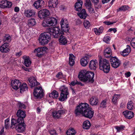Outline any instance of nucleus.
Returning a JSON list of instances; mask_svg holds the SVG:
<instances>
[{
  "label": "nucleus",
  "instance_id": "f257e3e1",
  "mask_svg": "<svg viewBox=\"0 0 135 135\" xmlns=\"http://www.w3.org/2000/svg\"><path fill=\"white\" fill-rule=\"evenodd\" d=\"M59 30L58 27L49 28L47 29V32L42 33L40 35L39 43L41 45L47 44L50 40L52 35L55 38H58L61 33L59 32Z\"/></svg>",
  "mask_w": 135,
  "mask_h": 135
},
{
  "label": "nucleus",
  "instance_id": "f03ea898",
  "mask_svg": "<svg viewBox=\"0 0 135 135\" xmlns=\"http://www.w3.org/2000/svg\"><path fill=\"white\" fill-rule=\"evenodd\" d=\"M94 75V73L93 72L88 71L85 73L84 71H83L79 73L78 77L84 82H90L92 83L94 81L93 79Z\"/></svg>",
  "mask_w": 135,
  "mask_h": 135
},
{
  "label": "nucleus",
  "instance_id": "7ed1b4c3",
  "mask_svg": "<svg viewBox=\"0 0 135 135\" xmlns=\"http://www.w3.org/2000/svg\"><path fill=\"white\" fill-rule=\"evenodd\" d=\"M99 68L105 73H108L110 70V66L109 61L105 59H101L99 62Z\"/></svg>",
  "mask_w": 135,
  "mask_h": 135
},
{
  "label": "nucleus",
  "instance_id": "20e7f679",
  "mask_svg": "<svg viewBox=\"0 0 135 135\" xmlns=\"http://www.w3.org/2000/svg\"><path fill=\"white\" fill-rule=\"evenodd\" d=\"M90 107L88 104L81 103L77 106L75 109V113L76 116L82 115Z\"/></svg>",
  "mask_w": 135,
  "mask_h": 135
},
{
  "label": "nucleus",
  "instance_id": "39448f33",
  "mask_svg": "<svg viewBox=\"0 0 135 135\" xmlns=\"http://www.w3.org/2000/svg\"><path fill=\"white\" fill-rule=\"evenodd\" d=\"M57 23V19L53 17L48 18L44 20L42 22V25L44 27L55 26Z\"/></svg>",
  "mask_w": 135,
  "mask_h": 135
},
{
  "label": "nucleus",
  "instance_id": "423d86ee",
  "mask_svg": "<svg viewBox=\"0 0 135 135\" xmlns=\"http://www.w3.org/2000/svg\"><path fill=\"white\" fill-rule=\"evenodd\" d=\"M60 24L61 26V29L62 31H60V30L59 29V32L61 33L60 34H63L64 33V32H67L69 31V28L68 23L66 20L64 21L63 19H62L61 21ZM59 29V28L58 27Z\"/></svg>",
  "mask_w": 135,
  "mask_h": 135
},
{
  "label": "nucleus",
  "instance_id": "0eeeda50",
  "mask_svg": "<svg viewBox=\"0 0 135 135\" xmlns=\"http://www.w3.org/2000/svg\"><path fill=\"white\" fill-rule=\"evenodd\" d=\"M44 94L43 90L41 87L35 88L33 92V95L35 97L37 98H41L43 96Z\"/></svg>",
  "mask_w": 135,
  "mask_h": 135
},
{
  "label": "nucleus",
  "instance_id": "6e6552de",
  "mask_svg": "<svg viewBox=\"0 0 135 135\" xmlns=\"http://www.w3.org/2000/svg\"><path fill=\"white\" fill-rule=\"evenodd\" d=\"M47 50V48L45 47H39L37 49H35L34 50L33 52L35 54L36 56L40 57L43 56L45 52Z\"/></svg>",
  "mask_w": 135,
  "mask_h": 135
},
{
  "label": "nucleus",
  "instance_id": "1a4fd4ad",
  "mask_svg": "<svg viewBox=\"0 0 135 135\" xmlns=\"http://www.w3.org/2000/svg\"><path fill=\"white\" fill-rule=\"evenodd\" d=\"M60 109L57 111H55L52 112V115L55 119H58L60 117L61 115L63 114L66 112L64 109L61 105H59Z\"/></svg>",
  "mask_w": 135,
  "mask_h": 135
},
{
  "label": "nucleus",
  "instance_id": "9d476101",
  "mask_svg": "<svg viewBox=\"0 0 135 135\" xmlns=\"http://www.w3.org/2000/svg\"><path fill=\"white\" fill-rule=\"evenodd\" d=\"M50 12L49 10L46 9L40 10L38 12V16L40 19H44L49 16Z\"/></svg>",
  "mask_w": 135,
  "mask_h": 135
},
{
  "label": "nucleus",
  "instance_id": "9b49d317",
  "mask_svg": "<svg viewBox=\"0 0 135 135\" xmlns=\"http://www.w3.org/2000/svg\"><path fill=\"white\" fill-rule=\"evenodd\" d=\"M110 61L112 66L115 68L118 67L121 64L119 60L115 57H111Z\"/></svg>",
  "mask_w": 135,
  "mask_h": 135
},
{
  "label": "nucleus",
  "instance_id": "f8f14e48",
  "mask_svg": "<svg viewBox=\"0 0 135 135\" xmlns=\"http://www.w3.org/2000/svg\"><path fill=\"white\" fill-rule=\"evenodd\" d=\"M11 2L7 0H3L0 2V7L2 8H10L12 5Z\"/></svg>",
  "mask_w": 135,
  "mask_h": 135
},
{
  "label": "nucleus",
  "instance_id": "ddd939ff",
  "mask_svg": "<svg viewBox=\"0 0 135 135\" xmlns=\"http://www.w3.org/2000/svg\"><path fill=\"white\" fill-rule=\"evenodd\" d=\"M45 2L43 0H38L35 1L33 4L36 9L42 8L44 7Z\"/></svg>",
  "mask_w": 135,
  "mask_h": 135
},
{
  "label": "nucleus",
  "instance_id": "4468645a",
  "mask_svg": "<svg viewBox=\"0 0 135 135\" xmlns=\"http://www.w3.org/2000/svg\"><path fill=\"white\" fill-rule=\"evenodd\" d=\"M9 44L7 42L4 43L0 47V51L3 53H7L9 52L10 48Z\"/></svg>",
  "mask_w": 135,
  "mask_h": 135
},
{
  "label": "nucleus",
  "instance_id": "2eb2a0df",
  "mask_svg": "<svg viewBox=\"0 0 135 135\" xmlns=\"http://www.w3.org/2000/svg\"><path fill=\"white\" fill-rule=\"evenodd\" d=\"M21 83L18 80L16 79L12 80L11 83V85L13 89L16 90H17L21 85Z\"/></svg>",
  "mask_w": 135,
  "mask_h": 135
},
{
  "label": "nucleus",
  "instance_id": "dca6fc26",
  "mask_svg": "<svg viewBox=\"0 0 135 135\" xmlns=\"http://www.w3.org/2000/svg\"><path fill=\"white\" fill-rule=\"evenodd\" d=\"M26 126L25 123L22 124H17L16 127L15 129L18 133H22L25 129Z\"/></svg>",
  "mask_w": 135,
  "mask_h": 135
},
{
  "label": "nucleus",
  "instance_id": "f3484780",
  "mask_svg": "<svg viewBox=\"0 0 135 135\" xmlns=\"http://www.w3.org/2000/svg\"><path fill=\"white\" fill-rule=\"evenodd\" d=\"M94 114V111L92 110L91 108L90 107L82 116L86 118H91L93 116Z\"/></svg>",
  "mask_w": 135,
  "mask_h": 135
},
{
  "label": "nucleus",
  "instance_id": "a211bd4d",
  "mask_svg": "<svg viewBox=\"0 0 135 135\" xmlns=\"http://www.w3.org/2000/svg\"><path fill=\"white\" fill-rule=\"evenodd\" d=\"M90 56L88 55H86L85 56L82 58L80 60L81 65L83 66H86L89 61V58Z\"/></svg>",
  "mask_w": 135,
  "mask_h": 135
},
{
  "label": "nucleus",
  "instance_id": "6ab92c4d",
  "mask_svg": "<svg viewBox=\"0 0 135 135\" xmlns=\"http://www.w3.org/2000/svg\"><path fill=\"white\" fill-rule=\"evenodd\" d=\"M28 80L29 85L31 87H34L39 84V83L37 82L35 78L33 77L30 78Z\"/></svg>",
  "mask_w": 135,
  "mask_h": 135
},
{
  "label": "nucleus",
  "instance_id": "aec40b11",
  "mask_svg": "<svg viewBox=\"0 0 135 135\" xmlns=\"http://www.w3.org/2000/svg\"><path fill=\"white\" fill-rule=\"evenodd\" d=\"M35 13V11L33 10L27 9L25 10L24 14L26 17H30L34 16Z\"/></svg>",
  "mask_w": 135,
  "mask_h": 135
},
{
  "label": "nucleus",
  "instance_id": "412c9836",
  "mask_svg": "<svg viewBox=\"0 0 135 135\" xmlns=\"http://www.w3.org/2000/svg\"><path fill=\"white\" fill-rule=\"evenodd\" d=\"M123 113L125 117L128 119H131L134 115V113L133 112L129 110L124 111Z\"/></svg>",
  "mask_w": 135,
  "mask_h": 135
},
{
  "label": "nucleus",
  "instance_id": "4be33fe9",
  "mask_svg": "<svg viewBox=\"0 0 135 135\" xmlns=\"http://www.w3.org/2000/svg\"><path fill=\"white\" fill-rule=\"evenodd\" d=\"M58 4L57 0H50L48 1V6L50 7H56Z\"/></svg>",
  "mask_w": 135,
  "mask_h": 135
},
{
  "label": "nucleus",
  "instance_id": "5701e85b",
  "mask_svg": "<svg viewBox=\"0 0 135 135\" xmlns=\"http://www.w3.org/2000/svg\"><path fill=\"white\" fill-rule=\"evenodd\" d=\"M83 2L81 0L78 1L75 5V10L77 11H80L82 8V6Z\"/></svg>",
  "mask_w": 135,
  "mask_h": 135
},
{
  "label": "nucleus",
  "instance_id": "b1692460",
  "mask_svg": "<svg viewBox=\"0 0 135 135\" xmlns=\"http://www.w3.org/2000/svg\"><path fill=\"white\" fill-rule=\"evenodd\" d=\"M22 58L24 59V64L27 67L30 66L31 65V62L28 56H24L22 57Z\"/></svg>",
  "mask_w": 135,
  "mask_h": 135
},
{
  "label": "nucleus",
  "instance_id": "393cba45",
  "mask_svg": "<svg viewBox=\"0 0 135 135\" xmlns=\"http://www.w3.org/2000/svg\"><path fill=\"white\" fill-rule=\"evenodd\" d=\"M97 61L96 60H91L89 63V67L91 70H95L97 67Z\"/></svg>",
  "mask_w": 135,
  "mask_h": 135
},
{
  "label": "nucleus",
  "instance_id": "a878e982",
  "mask_svg": "<svg viewBox=\"0 0 135 135\" xmlns=\"http://www.w3.org/2000/svg\"><path fill=\"white\" fill-rule=\"evenodd\" d=\"M104 55L105 57L107 58L110 57L112 55V50L109 47L105 49L104 51Z\"/></svg>",
  "mask_w": 135,
  "mask_h": 135
},
{
  "label": "nucleus",
  "instance_id": "bb28decb",
  "mask_svg": "<svg viewBox=\"0 0 135 135\" xmlns=\"http://www.w3.org/2000/svg\"><path fill=\"white\" fill-rule=\"evenodd\" d=\"M77 15L81 18L84 19H85L87 15L84 9H83L80 12L78 13Z\"/></svg>",
  "mask_w": 135,
  "mask_h": 135
},
{
  "label": "nucleus",
  "instance_id": "cd10ccee",
  "mask_svg": "<svg viewBox=\"0 0 135 135\" xmlns=\"http://www.w3.org/2000/svg\"><path fill=\"white\" fill-rule=\"evenodd\" d=\"M60 35V38L59 39V42L62 45H65L67 43V40L65 37L62 35V34Z\"/></svg>",
  "mask_w": 135,
  "mask_h": 135
},
{
  "label": "nucleus",
  "instance_id": "c85d7f7f",
  "mask_svg": "<svg viewBox=\"0 0 135 135\" xmlns=\"http://www.w3.org/2000/svg\"><path fill=\"white\" fill-rule=\"evenodd\" d=\"M75 56L72 54H69V64L71 66H73L75 64L74 60Z\"/></svg>",
  "mask_w": 135,
  "mask_h": 135
},
{
  "label": "nucleus",
  "instance_id": "c756f323",
  "mask_svg": "<svg viewBox=\"0 0 135 135\" xmlns=\"http://www.w3.org/2000/svg\"><path fill=\"white\" fill-rule=\"evenodd\" d=\"M20 89V92L22 93L24 91L28 90V88L27 84L25 83H24L22 84L19 87Z\"/></svg>",
  "mask_w": 135,
  "mask_h": 135
},
{
  "label": "nucleus",
  "instance_id": "7c9ffc66",
  "mask_svg": "<svg viewBox=\"0 0 135 135\" xmlns=\"http://www.w3.org/2000/svg\"><path fill=\"white\" fill-rule=\"evenodd\" d=\"M11 37L9 34H6L4 36L2 41L4 42H11Z\"/></svg>",
  "mask_w": 135,
  "mask_h": 135
},
{
  "label": "nucleus",
  "instance_id": "2f4dec72",
  "mask_svg": "<svg viewBox=\"0 0 135 135\" xmlns=\"http://www.w3.org/2000/svg\"><path fill=\"white\" fill-rule=\"evenodd\" d=\"M16 115L18 117H21L23 118H25L26 117L25 111H23L20 109L19 110L17 111Z\"/></svg>",
  "mask_w": 135,
  "mask_h": 135
},
{
  "label": "nucleus",
  "instance_id": "473e14b6",
  "mask_svg": "<svg viewBox=\"0 0 135 135\" xmlns=\"http://www.w3.org/2000/svg\"><path fill=\"white\" fill-rule=\"evenodd\" d=\"M98 99L95 97H91L90 100V102L91 105H96L98 103Z\"/></svg>",
  "mask_w": 135,
  "mask_h": 135
},
{
  "label": "nucleus",
  "instance_id": "72a5a7b5",
  "mask_svg": "<svg viewBox=\"0 0 135 135\" xmlns=\"http://www.w3.org/2000/svg\"><path fill=\"white\" fill-rule=\"evenodd\" d=\"M69 95L63 93H61L60 96L59 98V100L61 102L64 101L67 99Z\"/></svg>",
  "mask_w": 135,
  "mask_h": 135
},
{
  "label": "nucleus",
  "instance_id": "f704fd0d",
  "mask_svg": "<svg viewBox=\"0 0 135 135\" xmlns=\"http://www.w3.org/2000/svg\"><path fill=\"white\" fill-rule=\"evenodd\" d=\"M60 90L61 91V93H63L69 94L68 88L65 86H61L60 88Z\"/></svg>",
  "mask_w": 135,
  "mask_h": 135
},
{
  "label": "nucleus",
  "instance_id": "c9c22d12",
  "mask_svg": "<svg viewBox=\"0 0 135 135\" xmlns=\"http://www.w3.org/2000/svg\"><path fill=\"white\" fill-rule=\"evenodd\" d=\"M91 126L90 122L88 120H86L84 122L83 125V128L85 129H88Z\"/></svg>",
  "mask_w": 135,
  "mask_h": 135
},
{
  "label": "nucleus",
  "instance_id": "e433bc0d",
  "mask_svg": "<svg viewBox=\"0 0 135 135\" xmlns=\"http://www.w3.org/2000/svg\"><path fill=\"white\" fill-rule=\"evenodd\" d=\"M127 107L128 109L132 110L134 108V104L132 100H130L127 103Z\"/></svg>",
  "mask_w": 135,
  "mask_h": 135
},
{
  "label": "nucleus",
  "instance_id": "4c0bfd02",
  "mask_svg": "<svg viewBox=\"0 0 135 135\" xmlns=\"http://www.w3.org/2000/svg\"><path fill=\"white\" fill-rule=\"evenodd\" d=\"M36 24V22L34 18H31L28 21V25L30 27L34 26Z\"/></svg>",
  "mask_w": 135,
  "mask_h": 135
},
{
  "label": "nucleus",
  "instance_id": "58836bf2",
  "mask_svg": "<svg viewBox=\"0 0 135 135\" xmlns=\"http://www.w3.org/2000/svg\"><path fill=\"white\" fill-rule=\"evenodd\" d=\"M120 97V94H115L113 97L112 100V103L114 104H116L117 101V99Z\"/></svg>",
  "mask_w": 135,
  "mask_h": 135
},
{
  "label": "nucleus",
  "instance_id": "ea45409f",
  "mask_svg": "<svg viewBox=\"0 0 135 135\" xmlns=\"http://www.w3.org/2000/svg\"><path fill=\"white\" fill-rule=\"evenodd\" d=\"M59 94L57 91L54 90L52 92L49 94V96L50 97H52L53 98H56L58 97Z\"/></svg>",
  "mask_w": 135,
  "mask_h": 135
},
{
  "label": "nucleus",
  "instance_id": "a19ab883",
  "mask_svg": "<svg viewBox=\"0 0 135 135\" xmlns=\"http://www.w3.org/2000/svg\"><path fill=\"white\" fill-rule=\"evenodd\" d=\"M103 30V28L102 27H100L98 29L95 28L94 29V31L95 34L99 35L100 33H102Z\"/></svg>",
  "mask_w": 135,
  "mask_h": 135
},
{
  "label": "nucleus",
  "instance_id": "79ce46f5",
  "mask_svg": "<svg viewBox=\"0 0 135 135\" xmlns=\"http://www.w3.org/2000/svg\"><path fill=\"white\" fill-rule=\"evenodd\" d=\"M129 8L128 6H123L117 9V12L122 11H124L127 10Z\"/></svg>",
  "mask_w": 135,
  "mask_h": 135
},
{
  "label": "nucleus",
  "instance_id": "37998d69",
  "mask_svg": "<svg viewBox=\"0 0 135 135\" xmlns=\"http://www.w3.org/2000/svg\"><path fill=\"white\" fill-rule=\"evenodd\" d=\"M76 133L75 130L73 128H71L67 131L66 134L67 135H74Z\"/></svg>",
  "mask_w": 135,
  "mask_h": 135
},
{
  "label": "nucleus",
  "instance_id": "c03bdc74",
  "mask_svg": "<svg viewBox=\"0 0 135 135\" xmlns=\"http://www.w3.org/2000/svg\"><path fill=\"white\" fill-rule=\"evenodd\" d=\"M18 123H16V121L14 119H12L11 121V128L13 129L15 128V127L17 125Z\"/></svg>",
  "mask_w": 135,
  "mask_h": 135
},
{
  "label": "nucleus",
  "instance_id": "a18cd8bd",
  "mask_svg": "<svg viewBox=\"0 0 135 135\" xmlns=\"http://www.w3.org/2000/svg\"><path fill=\"white\" fill-rule=\"evenodd\" d=\"M12 20L14 22L18 23L20 21V19L17 15H14L12 18Z\"/></svg>",
  "mask_w": 135,
  "mask_h": 135
},
{
  "label": "nucleus",
  "instance_id": "49530a36",
  "mask_svg": "<svg viewBox=\"0 0 135 135\" xmlns=\"http://www.w3.org/2000/svg\"><path fill=\"white\" fill-rule=\"evenodd\" d=\"M10 125L9 119L8 118H7L5 120V126L6 129H8L9 128Z\"/></svg>",
  "mask_w": 135,
  "mask_h": 135
},
{
  "label": "nucleus",
  "instance_id": "de8ad7c7",
  "mask_svg": "<svg viewBox=\"0 0 135 135\" xmlns=\"http://www.w3.org/2000/svg\"><path fill=\"white\" fill-rule=\"evenodd\" d=\"M83 24L84 27L86 28H89L90 26V24L89 21L87 20H85L83 22Z\"/></svg>",
  "mask_w": 135,
  "mask_h": 135
},
{
  "label": "nucleus",
  "instance_id": "09e8293b",
  "mask_svg": "<svg viewBox=\"0 0 135 135\" xmlns=\"http://www.w3.org/2000/svg\"><path fill=\"white\" fill-rule=\"evenodd\" d=\"M107 101L106 99L103 100L100 104V107L102 108L105 107L107 104Z\"/></svg>",
  "mask_w": 135,
  "mask_h": 135
},
{
  "label": "nucleus",
  "instance_id": "8fccbe9b",
  "mask_svg": "<svg viewBox=\"0 0 135 135\" xmlns=\"http://www.w3.org/2000/svg\"><path fill=\"white\" fill-rule=\"evenodd\" d=\"M17 122L18 124H22L25 123L24 122L23 118L21 117H18V118L17 120Z\"/></svg>",
  "mask_w": 135,
  "mask_h": 135
},
{
  "label": "nucleus",
  "instance_id": "3c124183",
  "mask_svg": "<svg viewBox=\"0 0 135 135\" xmlns=\"http://www.w3.org/2000/svg\"><path fill=\"white\" fill-rule=\"evenodd\" d=\"M124 128V126L122 125L120 126H116L115 127V128L118 132H119L121 130L123 129Z\"/></svg>",
  "mask_w": 135,
  "mask_h": 135
},
{
  "label": "nucleus",
  "instance_id": "603ef678",
  "mask_svg": "<svg viewBox=\"0 0 135 135\" xmlns=\"http://www.w3.org/2000/svg\"><path fill=\"white\" fill-rule=\"evenodd\" d=\"M56 77L59 79H61L63 78V75L62 72H59L56 74Z\"/></svg>",
  "mask_w": 135,
  "mask_h": 135
},
{
  "label": "nucleus",
  "instance_id": "864d4df0",
  "mask_svg": "<svg viewBox=\"0 0 135 135\" xmlns=\"http://www.w3.org/2000/svg\"><path fill=\"white\" fill-rule=\"evenodd\" d=\"M85 4L86 8L91 6V4L90 0H86Z\"/></svg>",
  "mask_w": 135,
  "mask_h": 135
},
{
  "label": "nucleus",
  "instance_id": "5fc2aeb1",
  "mask_svg": "<svg viewBox=\"0 0 135 135\" xmlns=\"http://www.w3.org/2000/svg\"><path fill=\"white\" fill-rule=\"evenodd\" d=\"M131 45L135 49V38H132L130 42Z\"/></svg>",
  "mask_w": 135,
  "mask_h": 135
},
{
  "label": "nucleus",
  "instance_id": "6e6d98bb",
  "mask_svg": "<svg viewBox=\"0 0 135 135\" xmlns=\"http://www.w3.org/2000/svg\"><path fill=\"white\" fill-rule=\"evenodd\" d=\"M110 40V37L109 36H105L103 38V41L107 43H108Z\"/></svg>",
  "mask_w": 135,
  "mask_h": 135
},
{
  "label": "nucleus",
  "instance_id": "4d7b16f0",
  "mask_svg": "<svg viewBox=\"0 0 135 135\" xmlns=\"http://www.w3.org/2000/svg\"><path fill=\"white\" fill-rule=\"evenodd\" d=\"M129 51L128 50V52H126L125 51H123L122 52H121V54L122 56L124 57L127 56L128 55L129 53H129Z\"/></svg>",
  "mask_w": 135,
  "mask_h": 135
},
{
  "label": "nucleus",
  "instance_id": "13d9d810",
  "mask_svg": "<svg viewBox=\"0 0 135 135\" xmlns=\"http://www.w3.org/2000/svg\"><path fill=\"white\" fill-rule=\"evenodd\" d=\"M18 104L20 108H23L24 109L26 108V107L25 105L23 103H18Z\"/></svg>",
  "mask_w": 135,
  "mask_h": 135
},
{
  "label": "nucleus",
  "instance_id": "bf43d9fd",
  "mask_svg": "<svg viewBox=\"0 0 135 135\" xmlns=\"http://www.w3.org/2000/svg\"><path fill=\"white\" fill-rule=\"evenodd\" d=\"M127 47L126 49H124L123 51H125V52H128V50H129V53H130L131 51V48L130 47L129 45H127Z\"/></svg>",
  "mask_w": 135,
  "mask_h": 135
},
{
  "label": "nucleus",
  "instance_id": "052dcab7",
  "mask_svg": "<svg viewBox=\"0 0 135 135\" xmlns=\"http://www.w3.org/2000/svg\"><path fill=\"white\" fill-rule=\"evenodd\" d=\"M87 8L88 9L89 12L90 13H92L94 12V9L91 6L87 7Z\"/></svg>",
  "mask_w": 135,
  "mask_h": 135
},
{
  "label": "nucleus",
  "instance_id": "680f3d73",
  "mask_svg": "<svg viewBox=\"0 0 135 135\" xmlns=\"http://www.w3.org/2000/svg\"><path fill=\"white\" fill-rule=\"evenodd\" d=\"M50 133L51 135H57V134L56 133V131L54 130H51L50 131Z\"/></svg>",
  "mask_w": 135,
  "mask_h": 135
},
{
  "label": "nucleus",
  "instance_id": "e2e57ef3",
  "mask_svg": "<svg viewBox=\"0 0 135 135\" xmlns=\"http://www.w3.org/2000/svg\"><path fill=\"white\" fill-rule=\"evenodd\" d=\"M112 31H113L114 33L116 32L117 31V30L115 28H111L109 29L108 30V32H110Z\"/></svg>",
  "mask_w": 135,
  "mask_h": 135
},
{
  "label": "nucleus",
  "instance_id": "0e129e2a",
  "mask_svg": "<svg viewBox=\"0 0 135 135\" xmlns=\"http://www.w3.org/2000/svg\"><path fill=\"white\" fill-rule=\"evenodd\" d=\"M131 73L129 71L128 72L125 74V76L127 78L131 76Z\"/></svg>",
  "mask_w": 135,
  "mask_h": 135
},
{
  "label": "nucleus",
  "instance_id": "69168bd1",
  "mask_svg": "<svg viewBox=\"0 0 135 135\" xmlns=\"http://www.w3.org/2000/svg\"><path fill=\"white\" fill-rule=\"evenodd\" d=\"M77 82L78 81L76 80L73 81L71 82L70 83V84L73 86H74L75 85H77Z\"/></svg>",
  "mask_w": 135,
  "mask_h": 135
},
{
  "label": "nucleus",
  "instance_id": "338daca9",
  "mask_svg": "<svg viewBox=\"0 0 135 135\" xmlns=\"http://www.w3.org/2000/svg\"><path fill=\"white\" fill-rule=\"evenodd\" d=\"M105 24L108 25H110L112 24L113 23L109 21H105L104 22Z\"/></svg>",
  "mask_w": 135,
  "mask_h": 135
},
{
  "label": "nucleus",
  "instance_id": "774afa93",
  "mask_svg": "<svg viewBox=\"0 0 135 135\" xmlns=\"http://www.w3.org/2000/svg\"><path fill=\"white\" fill-rule=\"evenodd\" d=\"M99 0H91L92 2L95 5H97L99 3Z\"/></svg>",
  "mask_w": 135,
  "mask_h": 135
}]
</instances>
